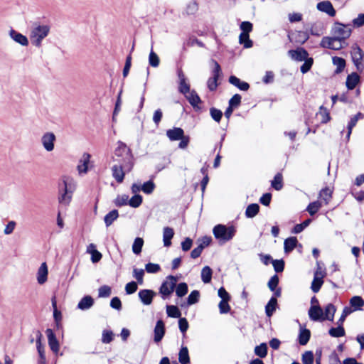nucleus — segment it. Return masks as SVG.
Masks as SVG:
<instances>
[{
	"mask_svg": "<svg viewBox=\"0 0 364 364\" xmlns=\"http://www.w3.org/2000/svg\"><path fill=\"white\" fill-rule=\"evenodd\" d=\"M186 98L189 103L195 108L199 109L198 105L201 102L200 97L196 91L192 90L187 93Z\"/></svg>",
	"mask_w": 364,
	"mask_h": 364,
	"instance_id": "cd10ccee",
	"label": "nucleus"
},
{
	"mask_svg": "<svg viewBox=\"0 0 364 364\" xmlns=\"http://www.w3.org/2000/svg\"><path fill=\"white\" fill-rule=\"evenodd\" d=\"M329 334L332 337L338 338L345 336V330L343 326H338L337 328H331Z\"/></svg>",
	"mask_w": 364,
	"mask_h": 364,
	"instance_id": "de8ad7c7",
	"label": "nucleus"
},
{
	"mask_svg": "<svg viewBox=\"0 0 364 364\" xmlns=\"http://www.w3.org/2000/svg\"><path fill=\"white\" fill-rule=\"evenodd\" d=\"M132 168H128V169H126L124 168V165L114 163L111 168L112 177L117 183H121L123 182L126 173L130 172Z\"/></svg>",
	"mask_w": 364,
	"mask_h": 364,
	"instance_id": "6e6552de",
	"label": "nucleus"
},
{
	"mask_svg": "<svg viewBox=\"0 0 364 364\" xmlns=\"http://www.w3.org/2000/svg\"><path fill=\"white\" fill-rule=\"evenodd\" d=\"M142 203V197L135 194L129 200V205L132 208H138Z\"/></svg>",
	"mask_w": 364,
	"mask_h": 364,
	"instance_id": "3c124183",
	"label": "nucleus"
},
{
	"mask_svg": "<svg viewBox=\"0 0 364 364\" xmlns=\"http://www.w3.org/2000/svg\"><path fill=\"white\" fill-rule=\"evenodd\" d=\"M112 293L111 287L107 285H103L98 289L99 297H109Z\"/></svg>",
	"mask_w": 364,
	"mask_h": 364,
	"instance_id": "864d4df0",
	"label": "nucleus"
},
{
	"mask_svg": "<svg viewBox=\"0 0 364 364\" xmlns=\"http://www.w3.org/2000/svg\"><path fill=\"white\" fill-rule=\"evenodd\" d=\"M239 42L240 44H242L245 48H250L253 46V43L250 39L249 34L247 33H240L239 36Z\"/></svg>",
	"mask_w": 364,
	"mask_h": 364,
	"instance_id": "37998d69",
	"label": "nucleus"
},
{
	"mask_svg": "<svg viewBox=\"0 0 364 364\" xmlns=\"http://www.w3.org/2000/svg\"><path fill=\"white\" fill-rule=\"evenodd\" d=\"M50 31V26L49 25L34 24L29 34L31 44L37 48L41 47L43 40L49 35Z\"/></svg>",
	"mask_w": 364,
	"mask_h": 364,
	"instance_id": "7ed1b4c3",
	"label": "nucleus"
},
{
	"mask_svg": "<svg viewBox=\"0 0 364 364\" xmlns=\"http://www.w3.org/2000/svg\"><path fill=\"white\" fill-rule=\"evenodd\" d=\"M336 308L332 304H328L326 307L323 313L324 320L333 321Z\"/></svg>",
	"mask_w": 364,
	"mask_h": 364,
	"instance_id": "f704fd0d",
	"label": "nucleus"
},
{
	"mask_svg": "<svg viewBox=\"0 0 364 364\" xmlns=\"http://www.w3.org/2000/svg\"><path fill=\"white\" fill-rule=\"evenodd\" d=\"M176 287V294L178 297L185 296L188 292V285L186 283L181 282Z\"/></svg>",
	"mask_w": 364,
	"mask_h": 364,
	"instance_id": "8fccbe9b",
	"label": "nucleus"
},
{
	"mask_svg": "<svg viewBox=\"0 0 364 364\" xmlns=\"http://www.w3.org/2000/svg\"><path fill=\"white\" fill-rule=\"evenodd\" d=\"M363 117V114L360 112H358V114H356L355 116H353L350 119V120L348 124V127H347V128H348V132H347V135H346L347 140H348L350 139V136L351 134L352 129L356 125L358 119H362Z\"/></svg>",
	"mask_w": 364,
	"mask_h": 364,
	"instance_id": "c756f323",
	"label": "nucleus"
},
{
	"mask_svg": "<svg viewBox=\"0 0 364 364\" xmlns=\"http://www.w3.org/2000/svg\"><path fill=\"white\" fill-rule=\"evenodd\" d=\"M145 269L148 273H157L161 270V267L158 264L149 262L146 264Z\"/></svg>",
	"mask_w": 364,
	"mask_h": 364,
	"instance_id": "680f3d73",
	"label": "nucleus"
},
{
	"mask_svg": "<svg viewBox=\"0 0 364 364\" xmlns=\"http://www.w3.org/2000/svg\"><path fill=\"white\" fill-rule=\"evenodd\" d=\"M332 194L333 190L328 187H326L320 191L318 196L324 205H328L332 198Z\"/></svg>",
	"mask_w": 364,
	"mask_h": 364,
	"instance_id": "393cba45",
	"label": "nucleus"
},
{
	"mask_svg": "<svg viewBox=\"0 0 364 364\" xmlns=\"http://www.w3.org/2000/svg\"><path fill=\"white\" fill-rule=\"evenodd\" d=\"M310 336H311V333L309 329H306V328L301 329L300 331L299 335V342L300 345H301V346L306 345L309 342V341L310 339Z\"/></svg>",
	"mask_w": 364,
	"mask_h": 364,
	"instance_id": "c9c22d12",
	"label": "nucleus"
},
{
	"mask_svg": "<svg viewBox=\"0 0 364 364\" xmlns=\"http://www.w3.org/2000/svg\"><path fill=\"white\" fill-rule=\"evenodd\" d=\"M119 217L118 211L117 210H113L107 213L104 218L105 223L107 227L110 226L112 223L117 219Z\"/></svg>",
	"mask_w": 364,
	"mask_h": 364,
	"instance_id": "58836bf2",
	"label": "nucleus"
},
{
	"mask_svg": "<svg viewBox=\"0 0 364 364\" xmlns=\"http://www.w3.org/2000/svg\"><path fill=\"white\" fill-rule=\"evenodd\" d=\"M360 77L356 73L348 75L346 79V86L348 90H353L359 82Z\"/></svg>",
	"mask_w": 364,
	"mask_h": 364,
	"instance_id": "bb28decb",
	"label": "nucleus"
},
{
	"mask_svg": "<svg viewBox=\"0 0 364 364\" xmlns=\"http://www.w3.org/2000/svg\"><path fill=\"white\" fill-rule=\"evenodd\" d=\"M165 333L164 323L161 320L156 322L154 328V341L159 343L161 341Z\"/></svg>",
	"mask_w": 364,
	"mask_h": 364,
	"instance_id": "6ab92c4d",
	"label": "nucleus"
},
{
	"mask_svg": "<svg viewBox=\"0 0 364 364\" xmlns=\"http://www.w3.org/2000/svg\"><path fill=\"white\" fill-rule=\"evenodd\" d=\"M364 306V300L360 296H354L350 299V306L353 311H359Z\"/></svg>",
	"mask_w": 364,
	"mask_h": 364,
	"instance_id": "a878e982",
	"label": "nucleus"
},
{
	"mask_svg": "<svg viewBox=\"0 0 364 364\" xmlns=\"http://www.w3.org/2000/svg\"><path fill=\"white\" fill-rule=\"evenodd\" d=\"M90 157L91 156L89 154H83L77 166L79 174H85L87 172Z\"/></svg>",
	"mask_w": 364,
	"mask_h": 364,
	"instance_id": "2eb2a0df",
	"label": "nucleus"
},
{
	"mask_svg": "<svg viewBox=\"0 0 364 364\" xmlns=\"http://www.w3.org/2000/svg\"><path fill=\"white\" fill-rule=\"evenodd\" d=\"M112 161L114 164L124 165V168H133L134 161L131 149L123 142L118 141L117 146L112 156Z\"/></svg>",
	"mask_w": 364,
	"mask_h": 364,
	"instance_id": "f257e3e1",
	"label": "nucleus"
},
{
	"mask_svg": "<svg viewBox=\"0 0 364 364\" xmlns=\"http://www.w3.org/2000/svg\"><path fill=\"white\" fill-rule=\"evenodd\" d=\"M241 33L249 34L252 31V24L250 21H243L240 24Z\"/></svg>",
	"mask_w": 364,
	"mask_h": 364,
	"instance_id": "69168bd1",
	"label": "nucleus"
},
{
	"mask_svg": "<svg viewBox=\"0 0 364 364\" xmlns=\"http://www.w3.org/2000/svg\"><path fill=\"white\" fill-rule=\"evenodd\" d=\"M311 219H307V220H304L302 223L296 225L293 229L292 232L296 233V234L300 233L301 232L303 231V230L305 228L309 226V225L311 223Z\"/></svg>",
	"mask_w": 364,
	"mask_h": 364,
	"instance_id": "4d7b16f0",
	"label": "nucleus"
},
{
	"mask_svg": "<svg viewBox=\"0 0 364 364\" xmlns=\"http://www.w3.org/2000/svg\"><path fill=\"white\" fill-rule=\"evenodd\" d=\"M178 360L181 364H188L190 363L188 350L187 347H182L178 353Z\"/></svg>",
	"mask_w": 364,
	"mask_h": 364,
	"instance_id": "72a5a7b5",
	"label": "nucleus"
},
{
	"mask_svg": "<svg viewBox=\"0 0 364 364\" xmlns=\"http://www.w3.org/2000/svg\"><path fill=\"white\" fill-rule=\"evenodd\" d=\"M9 36L14 41L21 45H23V34L18 33L11 28L9 31Z\"/></svg>",
	"mask_w": 364,
	"mask_h": 364,
	"instance_id": "bf43d9fd",
	"label": "nucleus"
},
{
	"mask_svg": "<svg viewBox=\"0 0 364 364\" xmlns=\"http://www.w3.org/2000/svg\"><path fill=\"white\" fill-rule=\"evenodd\" d=\"M176 283L177 278L174 276L170 275L166 278L159 289V292L164 299L173 293L176 287Z\"/></svg>",
	"mask_w": 364,
	"mask_h": 364,
	"instance_id": "423d86ee",
	"label": "nucleus"
},
{
	"mask_svg": "<svg viewBox=\"0 0 364 364\" xmlns=\"http://www.w3.org/2000/svg\"><path fill=\"white\" fill-rule=\"evenodd\" d=\"M212 63L214 65V68L213 70V77H210L207 82V85L208 89L210 91H214L217 89L218 87V80L219 76L221 74V68L220 65L215 60H212Z\"/></svg>",
	"mask_w": 364,
	"mask_h": 364,
	"instance_id": "1a4fd4ad",
	"label": "nucleus"
},
{
	"mask_svg": "<svg viewBox=\"0 0 364 364\" xmlns=\"http://www.w3.org/2000/svg\"><path fill=\"white\" fill-rule=\"evenodd\" d=\"M173 229L169 227H165L163 229V242L165 247H170L171 245V239L173 237Z\"/></svg>",
	"mask_w": 364,
	"mask_h": 364,
	"instance_id": "4be33fe9",
	"label": "nucleus"
},
{
	"mask_svg": "<svg viewBox=\"0 0 364 364\" xmlns=\"http://www.w3.org/2000/svg\"><path fill=\"white\" fill-rule=\"evenodd\" d=\"M350 55L352 61L359 72L364 70V53L361 48L357 45L351 48Z\"/></svg>",
	"mask_w": 364,
	"mask_h": 364,
	"instance_id": "0eeeda50",
	"label": "nucleus"
},
{
	"mask_svg": "<svg viewBox=\"0 0 364 364\" xmlns=\"http://www.w3.org/2000/svg\"><path fill=\"white\" fill-rule=\"evenodd\" d=\"M159 57L155 52H154L153 49H151L149 55V64L153 68H157L159 65Z\"/></svg>",
	"mask_w": 364,
	"mask_h": 364,
	"instance_id": "c03bdc74",
	"label": "nucleus"
},
{
	"mask_svg": "<svg viewBox=\"0 0 364 364\" xmlns=\"http://www.w3.org/2000/svg\"><path fill=\"white\" fill-rule=\"evenodd\" d=\"M210 114L211 117L215 122H220V119L222 118V116H223V112L220 109H218L216 108L212 107L210 109Z\"/></svg>",
	"mask_w": 364,
	"mask_h": 364,
	"instance_id": "052dcab7",
	"label": "nucleus"
},
{
	"mask_svg": "<svg viewBox=\"0 0 364 364\" xmlns=\"http://www.w3.org/2000/svg\"><path fill=\"white\" fill-rule=\"evenodd\" d=\"M198 10V4L196 1H189L186 8H185V14L186 15H193Z\"/></svg>",
	"mask_w": 364,
	"mask_h": 364,
	"instance_id": "a19ab883",
	"label": "nucleus"
},
{
	"mask_svg": "<svg viewBox=\"0 0 364 364\" xmlns=\"http://www.w3.org/2000/svg\"><path fill=\"white\" fill-rule=\"evenodd\" d=\"M309 316L311 321H323V309L318 305H312L309 309Z\"/></svg>",
	"mask_w": 364,
	"mask_h": 364,
	"instance_id": "ddd939ff",
	"label": "nucleus"
},
{
	"mask_svg": "<svg viewBox=\"0 0 364 364\" xmlns=\"http://www.w3.org/2000/svg\"><path fill=\"white\" fill-rule=\"evenodd\" d=\"M184 131L180 127H174L166 131V136L170 141H178L183 136Z\"/></svg>",
	"mask_w": 364,
	"mask_h": 364,
	"instance_id": "f3484780",
	"label": "nucleus"
},
{
	"mask_svg": "<svg viewBox=\"0 0 364 364\" xmlns=\"http://www.w3.org/2000/svg\"><path fill=\"white\" fill-rule=\"evenodd\" d=\"M259 206L257 203H252L249 205L245 210V215L247 218H254L259 212Z\"/></svg>",
	"mask_w": 364,
	"mask_h": 364,
	"instance_id": "e433bc0d",
	"label": "nucleus"
},
{
	"mask_svg": "<svg viewBox=\"0 0 364 364\" xmlns=\"http://www.w3.org/2000/svg\"><path fill=\"white\" fill-rule=\"evenodd\" d=\"M213 274V271L211 268L208 266H205L202 269L201 271V279L202 281L207 284L211 281Z\"/></svg>",
	"mask_w": 364,
	"mask_h": 364,
	"instance_id": "ea45409f",
	"label": "nucleus"
},
{
	"mask_svg": "<svg viewBox=\"0 0 364 364\" xmlns=\"http://www.w3.org/2000/svg\"><path fill=\"white\" fill-rule=\"evenodd\" d=\"M155 188V184L153 181H149L141 185V191L146 194H151Z\"/></svg>",
	"mask_w": 364,
	"mask_h": 364,
	"instance_id": "6e6d98bb",
	"label": "nucleus"
},
{
	"mask_svg": "<svg viewBox=\"0 0 364 364\" xmlns=\"http://www.w3.org/2000/svg\"><path fill=\"white\" fill-rule=\"evenodd\" d=\"M166 313L169 317L180 318L181 314L180 310L176 306L168 305L166 306Z\"/></svg>",
	"mask_w": 364,
	"mask_h": 364,
	"instance_id": "79ce46f5",
	"label": "nucleus"
},
{
	"mask_svg": "<svg viewBox=\"0 0 364 364\" xmlns=\"http://www.w3.org/2000/svg\"><path fill=\"white\" fill-rule=\"evenodd\" d=\"M322 206V201L316 200L310 203L306 208V211L311 215H315Z\"/></svg>",
	"mask_w": 364,
	"mask_h": 364,
	"instance_id": "4c0bfd02",
	"label": "nucleus"
},
{
	"mask_svg": "<svg viewBox=\"0 0 364 364\" xmlns=\"http://www.w3.org/2000/svg\"><path fill=\"white\" fill-rule=\"evenodd\" d=\"M342 41L336 37H323L321 42V46L332 50H339L343 48Z\"/></svg>",
	"mask_w": 364,
	"mask_h": 364,
	"instance_id": "9d476101",
	"label": "nucleus"
},
{
	"mask_svg": "<svg viewBox=\"0 0 364 364\" xmlns=\"http://www.w3.org/2000/svg\"><path fill=\"white\" fill-rule=\"evenodd\" d=\"M272 263L273 264L274 269L277 272H282L284 268V262L282 259L281 260H272Z\"/></svg>",
	"mask_w": 364,
	"mask_h": 364,
	"instance_id": "338daca9",
	"label": "nucleus"
},
{
	"mask_svg": "<svg viewBox=\"0 0 364 364\" xmlns=\"http://www.w3.org/2000/svg\"><path fill=\"white\" fill-rule=\"evenodd\" d=\"M352 28L350 24H343L336 23L332 28V33L335 37L343 41L348 38L351 34Z\"/></svg>",
	"mask_w": 364,
	"mask_h": 364,
	"instance_id": "39448f33",
	"label": "nucleus"
},
{
	"mask_svg": "<svg viewBox=\"0 0 364 364\" xmlns=\"http://www.w3.org/2000/svg\"><path fill=\"white\" fill-rule=\"evenodd\" d=\"M272 186L277 191H279L282 188V176L281 174H277L274 180L272 181Z\"/></svg>",
	"mask_w": 364,
	"mask_h": 364,
	"instance_id": "603ef678",
	"label": "nucleus"
},
{
	"mask_svg": "<svg viewBox=\"0 0 364 364\" xmlns=\"http://www.w3.org/2000/svg\"><path fill=\"white\" fill-rule=\"evenodd\" d=\"M229 82L242 91H247L250 87L247 82L241 81L238 77L234 75L229 77Z\"/></svg>",
	"mask_w": 364,
	"mask_h": 364,
	"instance_id": "b1692460",
	"label": "nucleus"
},
{
	"mask_svg": "<svg viewBox=\"0 0 364 364\" xmlns=\"http://www.w3.org/2000/svg\"><path fill=\"white\" fill-rule=\"evenodd\" d=\"M55 141V136L53 132H46L41 138V143L47 151H51L54 149Z\"/></svg>",
	"mask_w": 364,
	"mask_h": 364,
	"instance_id": "9b49d317",
	"label": "nucleus"
},
{
	"mask_svg": "<svg viewBox=\"0 0 364 364\" xmlns=\"http://www.w3.org/2000/svg\"><path fill=\"white\" fill-rule=\"evenodd\" d=\"M255 353L260 358L266 357L267 354V344L263 343H261L259 346H257L255 348Z\"/></svg>",
	"mask_w": 364,
	"mask_h": 364,
	"instance_id": "a18cd8bd",
	"label": "nucleus"
},
{
	"mask_svg": "<svg viewBox=\"0 0 364 364\" xmlns=\"http://www.w3.org/2000/svg\"><path fill=\"white\" fill-rule=\"evenodd\" d=\"M317 9L322 12L326 13L330 16L333 17L336 15V11L329 1L319 2L317 4Z\"/></svg>",
	"mask_w": 364,
	"mask_h": 364,
	"instance_id": "dca6fc26",
	"label": "nucleus"
},
{
	"mask_svg": "<svg viewBox=\"0 0 364 364\" xmlns=\"http://www.w3.org/2000/svg\"><path fill=\"white\" fill-rule=\"evenodd\" d=\"M200 293L197 290H194L191 292L188 297V304L192 305L198 301Z\"/></svg>",
	"mask_w": 364,
	"mask_h": 364,
	"instance_id": "13d9d810",
	"label": "nucleus"
},
{
	"mask_svg": "<svg viewBox=\"0 0 364 364\" xmlns=\"http://www.w3.org/2000/svg\"><path fill=\"white\" fill-rule=\"evenodd\" d=\"M93 304V299L90 296H85L80 301L77 307L81 310H86L92 306Z\"/></svg>",
	"mask_w": 364,
	"mask_h": 364,
	"instance_id": "7c9ffc66",
	"label": "nucleus"
},
{
	"mask_svg": "<svg viewBox=\"0 0 364 364\" xmlns=\"http://www.w3.org/2000/svg\"><path fill=\"white\" fill-rule=\"evenodd\" d=\"M76 186V181L73 178L68 176L63 178V183L60 186L58 196L60 205L67 206L70 204Z\"/></svg>",
	"mask_w": 364,
	"mask_h": 364,
	"instance_id": "f03ea898",
	"label": "nucleus"
},
{
	"mask_svg": "<svg viewBox=\"0 0 364 364\" xmlns=\"http://www.w3.org/2000/svg\"><path fill=\"white\" fill-rule=\"evenodd\" d=\"M277 305V300L275 297H272L267 304L265 306V313L268 317L272 316L273 313L276 310Z\"/></svg>",
	"mask_w": 364,
	"mask_h": 364,
	"instance_id": "2f4dec72",
	"label": "nucleus"
},
{
	"mask_svg": "<svg viewBox=\"0 0 364 364\" xmlns=\"http://www.w3.org/2000/svg\"><path fill=\"white\" fill-rule=\"evenodd\" d=\"M237 229L233 225H216L213 229V234L220 244L230 241L235 235Z\"/></svg>",
	"mask_w": 364,
	"mask_h": 364,
	"instance_id": "20e7f679",
	"label": "nucleus"
},
{
	"mask_svg": "<svg viewBox=\"0 0 364 364\" xmlns=\"http://www.w3.org/2000/svg\"><path fill=\"white\" fill-rule=\"evenodd\" d=\"M144 271L142 269L134 268L133 270V276L139 284L144 282Z\"/></svg>",
	"mask_w": 364,
	"mask_h": 364,
	"instance_id": "5fc2aeb1",
	"label": "nucleus"
},
{
	"mask_svg": "<svg viewBox=\"0 0 364 364\" xmlns=\"http://www.w3.org/2000/svg\"><path fill=\"white\" fill-rule=\"evenodd\" d=\"M144 240L141 237H136L132 245V251L134 254L139 255L141 252Z\"/></svg>",
	"mask_w": 364,
	"mask_h": 364,
	"instance_id": "49530a36",
	"label": "nucleus"
},
{
	"mask_svg": "<svg viewBox=\"0 0 364 364\" xmlns=\"http://www.w3.org/2000/svg\"><path fill=\"white\" fill-rule=\"evenodd\" d=\"M333 64L336 67V73H341L346 67V60L340 57H333L332 58Z\"/></svg>",
	"mask_w": 364,
	"mask_h": 364,
	"instance_id": "473e14b6",
	"label": "nucleus"
},
{
	"mask_svg": "<svg viewBox=\"0 0 364 364\" xmlns=\"http://www.w3.org/2000/svg\"><path fill=\"white\" fill-rule=\"evenodd\" d=\"M302 363L303 364H313L314 354L311 351H306L302 355Z\"/></svg>",
	"mask_w": 364,
	"mask_h": 364,
	"instance_id": "e2e57ef3",
	"label": "nucleus"
},
{
	"mask_svg": "<svg viewBox=\"0 0 364 364\" xmlns=\"http://www.w3.org/2000/svg\"><path fill=\"white\" fill-rule=\"evenodd\" d=\"M279 284V277L277 275L272 276L268 282V287L271 291H275Z\"/></svg>",
	"mask_w": 364,
	"mask_h": 364,
	"instance_id": "774afa93",
	"label": "nucleus"
},
{
	"mask_svg": "<svg viewBox=\"0 0 364 364\" xmlns=\"http://www.w3.org/2000/svg\"><path fill=\"white\" fill-rule=\"evenodd\" d=\"M298 240L295 237H290L284 240V249L286 253L291 252L297 245Z\"/></svg>",
	"mask_w": 364,
	"mask_h": 364,
	"instance_id": "c85d7f7f",
	"label": "nucleus"
},
{
	"mask_svg": "<svg viewBox=\"0 0 364 364\" xmlns=\"http://www.w3.org/2000/svg\"><path fill=\"white\" fill-rule=\"evenodd\" d=\"M129 196L126 194L117 196L114 200L116 206L121 207L129 204Z\"/></svg>",
	"mask_w": 364,
	"mask_h": 364,
	"instance_id": "09e8293b",
	"label": "nucleus"
},
{
	"mask_svg": "<svg viewBox=\"0 0 364 364\" xmlns=\"http://www.w3.org/2000/svg\"><path fill=\"white\" fill-rule=\"evenodd\" d=\"M48 267L46 262H43L40 266L37 272V281L39 284H43L48 278Z\"/></svg>",
	"mask_w": 364,
	"mask_h": 364,
	"instance_id": "aec40b11",
	"label": "nucleus"
},
{
	"mask_svg": "<svg viewBox=\"0 0 364 364\" xmlns=\"http://www.w3.org/2000/svg\"><path fill=\"white\" fill-rule=\"evenodd\" d=\"M139 298L144 305H150L152 303L156 292L149 289H142L139 291Z\"/></svg>",
	"mask_w": 364,
	"mask_h": 364,
	"instance_id": "f8f14e48",
	"label": "nucleus"
},
{
	"mask_svg": "<svg viewBox=\"0 0 364 364\" xmlns=\"http://www.w3.org/2000/svg\"><path fill=\"white\" fill-rule=\"evenodd\" d=\"M178 77L179 78V87L180 92L186 95L190 92V85L186 82V78L184 73L181 70L178 71Z\"/></svg>",
	"mask_w": 364,
	"mask_h": 364,
	"instance_id": "a211bd4d",
	"label": "nucleus"
},
{
	"mask_svg": "<svg viewBox=\"0 0 364 364\" xmlns=\"http://www.w3.org/2000/svg\"><path fill=\"white\" fill-rule=\"evenodd\" d=\"M325 277V274L324 273H321V277H318V271H316L315 274H314V278L312 281V283H311V290L314 292V293H317L323 283V278Z\"/></svg>",
	"mask_w": 364,
	"mask_h": 364,
	"instance_id": "412c9836",
	"label": "nucleus"
},
{
	"mask_svg": "<svg viewBox=\"0 0 364 364\" xmlns=\"http://www.w3.org/2000/svg\"><path fill=\"white\" fill-rule=\"evenodd\" d=\"M47 336L48 340V344L50 349L54 353H58L59 350V343L55 338V336L54 335L51 330H47Z\"/></svg>",
	"mask_w": 364,
	"mask_h": 364,
	"instance_id": "5701e85b",
	"label": "nucleus"
},
{
	"mask_svg": "<svg viewBox=\"0 0 364 364\" xmlns=\"http://www.w3.org/2000/svg\"><path fill=\"white\" fill-rule=\"evenodd\" d=\"M288 54L291 59L299 62L306 60L309 56L308 52L301 48L296 50H290L288 51Z\"/></svg>",
	"mask_w": 364,
	"mask_h": 364,
	"instance_id": "4468645a",
	"label": "nucleus"
},
{
	"mask_svg": "<svg viewBox=\"0 0 364 364\" xmlns=\"http://www.w3.org/2000/svg\"><path fill=\"white\" fill-rule=\"evenodd\" d=\"M304 63L301 66V72L302 73H307L311 68L313 65V58H307L306 60H304Z\"/></svg>",
	"mask_w": 364,
	"mask_h": 364,
	"instance_id": "0e129e2a",
	"label": "nucleus"
}]
</instances>
